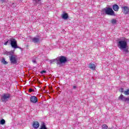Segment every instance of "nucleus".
I'll list each match as a JSON object with an SVG mask.
<instances>
[{"label":"nucleus","instance_id":"f257e3e1","mask_svg":"<svg viewBox=\"0 0 129 129\" xmlns=\"http://www.w3.org/2000/svg\"><path fill=\"white\" fill-rule=\"evenodd\" d=\"M117 47L125 53H128V46H127V40L125 38L119 40Z\"/></svg>","mask_w":129,"mask_h":129},{"label":"nucleus","instance_id":"f03ea898","mask_svg":"<svg viewBox=\"0 0 129 129\" xmlns=\"http://www.w3.org/2000/svg\"><path fill=\"white\" fill-rule=\"evenodd\" d=\"M57 64L59 67L62 66V64L67 62V59L63 56H60L56 58Z\"/></svg>","mask_w":129,"mask_h":129},{"label":"nucleus","instance_id":"7ed1b4c3","mask_svg":"<svg viewBox=\"0 0 129 129\" xmlns=\"http://www.w3.org/2000/svg\"><path fill=\"white\" fill-rule=\"evenodd\" d=\"M102 12H104L106 15H108L109 16H115L114 11L111 8H105L102 10Z\"/></svg>","mask_w":129,"mask_h":129},{"label":"nucleus","instance_id":"20e7f679","mask_svg":"<svg viewBox=\"0 0 129 129\" xmlns=\"http://www.w3.org/2000/svg\"><path fill=\"white\" fill-rule=\"evenodd\" d=\"M8 42H10V45H11L12 48L14 49H17L19 48L18 46V43L17 40L15 38H10L9 40H8Z\"/></svg>","mask_w":129,"mask_h":129},{"label":"nucleus","instance_id":"39448f33","mask_svg":"<svg viewBox=\"0 0 129 129\" xmlns=\"http://www.w3.org/2000/svg\"><path fill=\"white\" fill-rule=\"evenodd\" d=\"M11 97V95L9 93H5L1 96V100L3 102H7Z\"/></svg>","mask_w":129,"mask_h":129},{"label":"nucleus","instance_id":"423d86ee","mask_svg":"<svg viewBox=\"0 0 129 129\" xmlns=\"http://www.w3.org/2000/svg\"><path fill=\"white\" fill-rule=\"evenodd\" d=\"M10 59L11 63L13 64H17V63H18L17 55L12 54L11 56H10Z\"/></svg>","mask_w":129,"mask_h":129},{"label":"nucleus","instance_id":"0eeeda50","mask_svg":"<svg viewBox=\"0 0 129 129\" xmlns=\"http://www.w3.org/2000/svg\"><path fill=\"white\" fill-rule=\"evenodd\" d=\"M118 98L127 103H129V97L125 98L123 95H120Z\"/></svg>","mask_w":129,"mask_h":129},{"label":"nucleus","instance_id":"6e6552de","mask_svg":"<svg viewBox=\"0 0 129 129\" xmlns=\"http://www.w3.org/2000/svg\"><path fill=\"white\" fill-rule=\"evenodd\" d=\"M121 9L122 10V12H123V14H124L125 15H127L129 14L128 7H127L126 6H123V7H121Z\"/></svg>","mask_w":129,"mask_h":129},{"label":"nucleus","instance_id":"1a4fd4ad","mask_svg":"<svg viewBox=\"0 0 129 129\" xmlns=\"http://www.w3.org/2000/svg\"><path fill=\"white\" fill-rule=\"evenodd\" d=\"M30 101L32 103H37L38 102V98L35 96H32L30 97Z\"/></svg>","mask_w":129,"mask_h":129},{"label":"nucleus","instance_id":"9d476101","mask_svg":"<svg viewBox=\"0 0 129 129\" xmlns=\"http://www.w3.org/2000/svg\"><path fill=\"white\" fill-rule=\"evenodd\" d=\"M33 126L34 128H38L39 126H40V124H39V122L35 121L33 122Z\"/></svg>","mask_w":129,"mask_h":129},{"label":"nucleus","instance_id":"9b49d317","mask_svg":"<svg viewBox=\"0 0 129 129\" xmlns=\"http://www.w3.org/2000/svg\"><path fill=\"white\" fill-rule=\"evenodd\" d=\"M41 41V39L38 38L37 37H34L32 38V42L33 43H39Z\"/></svg>","mask_w":129,"mask_h":129},{"label":"nucleus","instance_id":"f8f14e48","mask_svg":"<svg viewBox=\"0 0 129 129\" xmlns=\"http://www.w3.org/2000/svg\"><path fill=\"white\" fill-rule=\"evenodd\" d=\"M4 55H7V56H12L14 52L13 51H5L4 52Z\"/></svg>","mask_w":129,"mask_h":129},{"label":"nucleus","instance_id":"ddd939ff","mask_svg":"<svg viewBox=\"0 0 129 129\" xmlns=\"http://www.w3.org/2000/svg\"><path fill=\"white\" fill-rule=\"evenodd\" d=\"M89 68L92 70H95V64L93 63L89 64Z\"/></svg>","mask_w":129,"mask_h":129},{"label":"nucleus","instance_id":"4468645a","mask_svg":"<svg viewBox=\"0 0 129 129\" xmlns=\"http://www.w3.org/2000/svg\"><path fill=\"white\" fill-rule=\"evenodd\" d=\"M119 9V7H118V6L117 5H114L113 6V10H114L115 12H118Z\"/></svg>","mask_w":129,"mask_h":129},{"label":"nucleus","instance_id":"2eb2a0df","mask_svg":"<svg viewBox=\"0 0 129 129\" xmlns=\"http://www.w3.org/2000/svg\"><path fill=\"white\" fill-rule=\"evenodd\" d=\"M61 17L63 20H67V19H68V14L67 13H64L62 15Z\"/></svg>","mask_w":129,"mask_h":129},{"label":"nucleus","instance_id":"dca6fc26","mask_svg":"<svg viewBox=\"0 0 129 129\" xmlns=\"http://www.w3.org/2000/svg\"><path fill=\"white\" fill-rule=\"evenodd\" d=\"M111 23L112 25H115V24L117 23V20L115 19H113L111 20Z\"/></svg>","mask_w":129,"mask_h":129},{"label":"nucleus","instance_id":"f3484780","mask_svg":"<svg viewBox=\"0 0 129 129\" xmlns=\"http://www.w3.org/2000/svg\"><path fill=\"white\" fill-rule=\"evenodd\" d=\"M40 129H47V127H46V125L45 123H43Z\"/></svg>","mask_w":129,"mask_h":129},{"label":"nucleus","instance_id":"a211bd4d","mask_svg":"<svg viewBox=\"0 0 129 129\" xmlns=\"http://www.w3.org/2000/svg\"><path fill=\"white\" fill-rule=\"evenodd\" d=\"M2 63L3 64H4L5 65H6V64H8V62L6 61V59L5 58H3L1 61Z\"/></svg>","mask_w":129,"mask_h":129},{"label":"nucleus","instance_id":"6ab92c4d","mask_svg":"<svg viewBox=\"0 0 129 129\" xmlns=\"http://www.w3.org/2000/svg\"><path fill=\"white\" fill-rule=\"evenodd\" d=\"M5 123H6V120L5 119H3L0 121L1 124H5Z\"/></svg>","mask_w":129,"mask_h":129},{"label":"nucleus","instance_id":"aec40b11","mask_svg":"<svg viewBox=\"0 0 129 129\" xmlns=\"http://www.w3.org/2000/svg\"><path fill=\"white\" fill-rule=\"evenodd\" d=\"M124 94H125V95H129V89L127 90L126 91H125L124 92Z\"/></svg>","mask_w":129,"mask_h":129},{"label":"nucleus","instance_id":"412c9836","mask_svg":"<svg viewBox=\"0 0 129 129\" xmlns=\"http://www.w3.org/2000/svg\"><path fill=\"white\" fill-rule=\"evenodd\" d=\"M55 61H57V58L54 59L50 60L49 61V62H50V63H54V62Z\"/></svg>","mask_w":129,"mask_h":129},{"label":"nucleus","instance_id":"4be33fe9","mask_svg":"<svg viewBox=\"0 0 129 129\" xmlns=\"http://www.w3.org/2000/svg\"><path fill=\"white\" fill-rule=\"evenodd\" d=\"M34 92V90L32 89H29V92Z\"/></svg>","mask_w":129,"mask_h":129},{"label":"nucleus","instance_id":"5701e85b","mask_svg":"<svg viewBox=\"0 0 129 129\" xmlns=\"http://www.w3.org/2000/svg\"><path fill=\"white\" fill-rule=\"evenodd\" d=\"M8 43L10 44V42H8V41H7L6 42H5L4 43V45H5V46H7V45H8Z\"/></svg>","mask_w":129,"mask_h":129},{"label":"nucleus","instance_id":"b1692460","mask_svg":"<svg viewBox=\"0 0 129 129\" xmlns=\"http://www.w3.org/2000/svg\"><path fill=\"white\" fill-rule=\"evenodd\" d=\"M119 91L120 92H123V88H121L119 89Z\"/></svg>","mask_w":129,"mask_h":129},{"label":"nucleus","instance_id":"393cba45","mask_svg":"<svg viewBox=\"0 0 129 129\" xmlns=\"http://www.w3.org/2000/svg\"><path fill=\"white\" fill-rule=\"evenodd\" d=\"M32 62L33 63H36V60L35 59L32 60Z\"/></svg>","mask_w":129,"mask_h":129},{"label":"nucleus","instance_id":"a878e982","mask_svg":"<svg viewBox=\"0 0 129 129\" xmlns=\"http://www.w3.org/2000/svg\"><path fill=\"white\" fill-rule=\"evenodd\" d=\"M43 73H46V71H43L42 72H41V74H43Z\"/></svg>","mask_w":129,"mask_h":129},{"label":"nucleus","instance_id":"bb28decb","mask_svg":"<svg viewBox=\"0 0 129 129\" xmlns=\"http://www.w3.org/2000/svg\"><path fill=\"white\" fill-rule=\"evenodd\" d=\"M73 88H74V89H76V86H73Z\"/></svg>","mask_w":129,"mask_h":129},{"label":"nucleus","instance_id":"cd10ccee","mask_svg":"<svg viewBox=\"0 0 129 129\" xmlns=\"http://www.w3.org/2000/svg\"><path fill=\"white\" fill-rule=\"evenodd\" d=\"M37 1H38V2H40L41 0H37Z\"/></svg>","mask_w":129,"mask_h":129}]
</instances>
